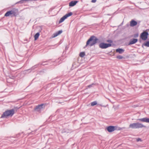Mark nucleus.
I'll use <instances>...</instances> for the list:
<instances>
[{
	"label": "nucleus",
	"instance_id": "nucleus-7",
	"mask_svg": "<svg viewBox=\"0 0 149 149\" xmlns=\"http://www.w3.org/2000/svg\"><path fill=\"white\" fill-rule=\"evenodd\" d=\"M72 15V13L70 12L67 14H66L63 17L61 18L59 21V23H60L64 21L68 17L71 16Z\"/></svg>",
	"mask_w": 149,
	"mask_h": 149
},
{
	"label": "nucleus",
	"instance_id": "nucleus-2",
	"mask_svg": "<svg viewBox=\"0 0 149 149\" xmlns=\"http://www.w3.org/2000/svg\"><path fill=\"white\" fill-rule=\"evenodd\" d=\"M15 113V110L12 109L10 110H8L5 111L1 116V118H6L8 116L12 117Z\"/></svg>",
	"mask_w": 149,
	"mask_h": 149
},
{
	"label": "nucleus",
	"instance_id": "nucleus-26",
	"mask_svg": "<svg viewBox=\"0 0 149 149\" xmlns=\"http://www.w3.org/2000/svg\"><path fill=\"white\" fill-rule=\"evenodd\" d=\"M96 0H92L91 1V2L93 3H95L96 2Z\"/></svg>",
	"mask_w": 149,
	"mask_h": 149
},
{
	"label": "nucleus",
	"instance_id": "nucleus-10",
	"mask_svg": "<svg viewBox=\"0 0 149 149\" xmlns=\"http://www.w3.org/2000/svg\"><path fill=\"white\" fill-rule=\"evenodd\" d=\"M44 105V104H39L36 106L34 108V110L38 111L43 108L42 106Z\"/></svg>",
	"mask_w": 149,
	"mask_h": 149
},
{
	"label": "nucleus",
	"instance_id": "nucleus-21",
	"mask_svg": "<svg viewBox=\"0 0 149 149\" xmlns=\"http://www.w3.org/2000/svg\"><path fill=\"white\" fill-rule=\"evenodd\" d=\"M123 57L120 55L117 56L116 57V58L119 59H122L123 58Z\"/></svg>",
	"mask_w": 149,
	"mask_h": 149
},
{
	"label": "nucleus",
	"instance_id": "nucleus-4",
	"mask_svg": "<svg viewBox=\"0 0 149 149\" xmlns=\"http://www.w3.org/2000/svg\"><path fill=\"white\" fill-rule=\"evenodd\" d=\"M146 127V126L139 123H133L130 124L129 126V128L132 129H139Z\"/></svg>",
	"mask_w": 149,
	"mask_h": 149
},
{
	"label": "nucleus",
	"instance_id": "nucleus-25",
	"mask_svg": "<svg viewBox=\"0 0 149 149\" xmlns=\"http://www.w3.org/2000/svg\"><path fill=\"white\" fill-rule=\"evenodd\" d=\"M137 141H141L142 140H141V139L140 138H138L137 139Z\"/></svg>",
	"mask_w": 149,
	"mask_h": 149
},
{
	"label": "nucleus",
	"instance_id": "nucleus-13",
	"mask_svg": "<svg viewBox=\"0 0 149 149\" xmlns=\"http://www.w3.org/2000/svg\"><path fill=\"white\" fill-rule=\"evenodd\" d=\"M137 22L136 21L133 19H132L130 22V26H134L137 25Z\"/></svg>",
	"mask_w": 149,
	"mask_h": 149
},
{
	"label": "nucleus",
	"instance_id": "nucleus-19",
	"mask_svg": "<svg viewBox=\"0 0 149 149\" xmlns=\"http://www.w3.org/2000/svg\"><path fill=\"white\" fill-rule=\"evenodd\" d=\"M85 53L84 52H82L80 53L79 56L81 57H83L85 56Z\"/></svg>",
	"mask_w": 149,
	"mask_h": 149
},
{
	"label": "nucleus",
	"instance_id": "nucleus-12",
	"mask_svg": "<svg viewBox=\"0 0 149 149\" xmlns=\"http://www.w3.org/2000/svg\"><path fill=\"white\" fill-rule=\"evenodd\" d=\"M138 120L141 122L149 123V118H142L139 119Z\"/></svg>",
	"mask_w": 149,
	"mask_h": 149
},
{
	"label": "nucleus",
	"instance_id": "nucleus-1",
	"mask_svg": "<svg viewBox=\"0 0 149 149\" xmlns=\"http://www.w3.org/2000/svg\"><path fill=\"white\" fill-rule=\"evenodd\" d=\"M99 39L95 36H92L86 42V46L89 45L91 47L96 44Z\"/></svg>",
	"mask_w": 149,
	"mask_h": 149
},
{
	"label": "nucleus",
	"instance_id": "nucleus-16",
	"mask_svg": "<svg viewBox=\"0 0 149 149\" xmlns=\"http://www.w3.org/2000/svg\"><path fill=\"white\" fill-rule=\"evenodd\" d=\"M124 50L121 48H118L116 49V52H118L119 54H122L124 52Z\"/></svg>",
	"mask_w": 149,
	"mask_h": 149
},
{
	"label": "nucleus",
	"instance_id": "nucleus-22",
	"mask_svg": "<svg viewBox=\"0 0 149 149\" xmlns=\"http://www.w3.org/2000/svg\"><path fill=\"white\" fill-rule=\"evenodd\" d=\"M95 84L94 83H93L91 84H90L89 85H88L87 87L89 88H91V87H93V85H95Z\"/></svg>",
	"mask_w": 149,
	"mask_h": 149
},
{
	"label": "nucleus",
	"instance_id": "nucleus-20",
	"mask_svg": "<svg viewBox=\"0 0 149 149\" xmlns=\"http://www.w3.org/2000/svg\"><path fill=\"white\" fill-rule=\"evenodd\" d=\"M97 102L96 101H93L91 102V105L92 106H95L97 104Z\"/></svg>",
	"mask_w": 149,
	"mask_h": 149
},
{
	"label": "nucleus",
	"instance_id": "nucleus-23",
	"mask_svg": "<svg viewBox=\"0 0 149 149\" xmlns=\"http://www.w3.org/2000/svg\"><path fill=\"white\" fill-rule=\"evenodd\" d=\"M107 42H109V44H111L113 42V41L111 40H108L107 41Z\"/></svg>",
	"mask_w": 149,
	"mask_h": 149
},
{
	"label": "nucleus",
	"instance_id": "nucleus-15",
	"mask_svg": "<svg viewBox=\"0 0 149 149\" xmlns=\"http://www.w3.org/2000/svg\"><path fill=\"white\" fill-rule=\"evenodd\" d=\"M78 2L77 1H72L70 2L69 3V6H70L72 7L75 6Z\"/></svg>",
	"mask_w": 149,
	"mask_h": 149
},
{
	"label": "nucleus",
	"instance_id": "nucleus-28",
	"mask_svg": "<svg viewBox=\"0 0 149 149\" xmlns=\"http://www.w3.org/2000/svg\"><path fill=\"white\" fill-rule=\"evenodd\" d=\"M20 134V133H19L18 134V135H17V136L18 135H19ZM18 136H17V137H18Z\"/></svg>",
	"mask_w": 149,
	"mask_h": 149
},
{
	"label": "nucleus",
	"instance_id": "nucleus-9",
	"mask_svg": "<svg viewBox=\"0 0 149 149\" xmlns=\"http://www.w3.org/2000/svg\"><path fill=\"white\" fill-rule=\"evenodd\" d=\"M116 127L113 126H110L107 127V130L109 132H113L115 130H116Z\"/></svg>",
	"mask_w": 149,
	"mask_h": 149
},
{
	"label": "nucleus",
	"instance_id": "nucleus-6",
	"mask_svg": "<svg viewBox=\"0 0 149 149\" xmlns=\"http://www.w3.org/2000/svg\"><path fill=\"white\" fill-rule=\"evenodd\" d=\"M111 46V44L106 43L104 42H101L99 45V47L103 49H106Z\"/></svg>",
	"mask_w": 149,
	"mask_h": 149
},
{
	"label": "nucleus",
	"instance_id": "nucleus-27",
	"mask_svg": "<svg viewBox=\"0 0 149 149\" xmlns=\"http://www.w3.org/2000/svg\"><path fill=\"white\" fill-rule=\"evenodd\" d=\"M146 31H149V29H147L146 30Z\"/></svg>",
	"mask_w": 149,
	"mask_h": 149
},
{
	"label": "nucleus",
	"instance_id": "nucleus-14",
	"mask_svg": "<svg viewBox=\"0 0 149 149\" xmlns=\"http://www.w3.org/2000/svg\"><path fill=\"white\" fill-rule=\"evenodd\" d=\"M63 32V31L62 30L58 31H57L56 33L53 34V36H52L53 38H55L58 35L61 34Z\"/></svg>",
	"mask_w": 149,
	"mask_h": 149
},
{
	"label": "nucleus",
	"instance_id": "nucleus-18",
	"mask_svg": "<svg viewBox=\"0 0 149 149\" xmlns=\"http://www.w3.org/2000/svg\"><path fill=\"white\" fill-rule=\"evenodd\" d=\"M145 46L146 47H149V41L146 42L145 43L142 44V46Z\"/></svg>",
	"mask_w": 149,
	"mask_h": 149
},
{
	"label": "nucleus",
	"instance_id": "nucleus-3",
	"mask_svg": "<svg viewBox=\"0 0 149 149\" xmlns=\"http://www.w3.org/2000/svg\"><path fill=\"white\" fill-rule=\"evenodd\" d=\"M18 14V10L17 9L14 8L12 10L7 11L5 14L4 16L8 17L10 15L11 17H16L17 15Z\"/></svg>",
	"mask_w": 149,
	"mask_h": 149
},
{
	"label": "nucleus",
	"instance_id": "nucleus-5",
	"mask_svg": "<svg viewBox=\"0 0 149 149\" xmlns=\"http://www.w3.org/2000/svg\"><path fill=\"white\" fill-rule=\"evenodd\" d=\"M148 35V32L146 31L141 33L140 35V38L142 40H146L147 39Z\"/></svg>",
	"mask_w": 149,
	"mask_h": 149
},
{
	"label": "nucleus",
	"instance_id": "nucleus-11",
	"mask_svg": "<svg viewBox=\"0 0 149 149\" xmlns=\"http://www.w3.org/2000/svg\"><path fill=\"white\" fill-rule=\"evenodd\" d=\"M138 40L137 39L133 38L131 39L129 42L128 45H131L135 44L138 41Z\"/></svg>",
	"mask_w": 149,
	"mask_h": 149
},
{
	"label": "nucleus",
	"instance_id": "nucleus-17",
	"mask_svg": "<svg viewBox=\"0 0 149 149\" xmlns=\"http://www.w3.org/2000/svg\"><path fill=\"white\" fill-rule=\"evenodd\" d=\"M40 36V33L39 32L37 33L34 36V40H36Z\"/></svg>",
	"mask_w": 149,
	"mask_h": 149
},
{
	"label": "nucleus",
	"instance_id": "nucleus-8",
	"mask_svg": "<svg viewBox=\"0 0 149 149\" xmlns=\"http://www.w3.org/2000/svg\"><path fill=\"white\" fill-rule=\"evenodd\" d=\"M48 62V61H43L42 62L39 63L37 65H35L33 67H32L31 68V69H29V70H31H31H34L35 69V68H36L37 66H38L39 65H47L48 64V63H47Z\"/></svg>",
	"mask_w": 149,
	"mask_h": 149
},
{
	"label": "nucleus",
	"instance_id": "nucleus-24",
	"mask_svg": "<svg viewBox=\"0 0 149 149\" xmlns=\"http://www.w3.org/2000/svg\"><path fill=\"white\" fill-rule=\"evenodd\" d=\"M139 35L138 33H136L134 34V37L135 38L137 37Z\"/></svg>",
	"mask_w": 149,
	"mask_h": 149
}]
</instances>
